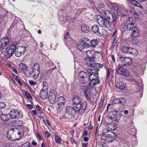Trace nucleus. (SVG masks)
I'll return each mask as SVG.
<instances>
[{
    "instance_id": "1",
    "label": "nucleus",
    "mask_w": 147,
    "mask_h": 147,
    "mask_svg": "<svg viewBox=\"0 0 147 147\" xmlns=\"http://www.w3.org/2000/svg\"><path fill=\"white\" fill-rule=\"evenodd\" d=\"M104 7L105 5L102 3H100L99 5V8L102 11H104V14L102 16L98 15L97 16L99 25L107 29L113 28L114 27V22L116 20V15L108 10H105Z\"/></svg>"
},
{
    "instance_id": "2",
    "label": "nucleus",
    "mask_w": 147,
    "mask_h": 147,
    "mask_svg": "<svg viewBox=\"0 0 147 147\" xmlns=\"http://www.w3.org/2000/svg\"><path fill=\"white\" fill-rule=\"evenodd\" d=\"M121 114L116 110L111 111L108 115V118L112 121L119 122L121 117Z\"/></svg>"
},
{
    "instance_id": "3",
    "label": "nucleus",
    "mask_w": 147,
    "mask_h": 147,
    "mask_svg": "<svg viewBox=\"0 0 147 147\" xmlns=\"http://www.w3.org/2000/svg\"><path fill=\"white\" fill-rule=\"evenodd\" d=\"M119 59L120 60L122 66H129L132 62V60L131 58L122 56L119 57Z\"/></svg>"
},
{
    "instance_id": "4",
    "label": "nucleus",
    "mask_w": 147,
    "mask_h": 147,
    "mask_svg": "<svg viewBox=\"0 0 147 147\" xmlns=\"http://www.w3.org/2000/svg\"><path fill=\"white\" fill-rule=\"evenodd\" d=\"M57 95V92L54 90H50L48 99L50 103L54 104L56 102V98Z\"/></svg>"
},
{
    "instance_id": "5",
    "label": "nucleus",
    "mask_w": 147,
    "mask_h": 147,
    "mask_svg": "<svg viewBox=\"0 0 147 147\" xmlns=\"http://www.w3.org/2000/svg\"><path fill=\"white\" fill-rule=\"evenodd\" d=\"M89 70L91 71V72H88V79L89 81L98 78V73L95 72L98 71L99 70V69H96L92 70L89 69Z\"/></svg>"
},
{
    "instance_id": "6",
    "label": "nucleus",
    "mask_w": 147,
    "mask_h": 147,
    "mask_svg": "<svg viewBox=\"0 0 147 147\" xmlns=\"http://www.w3.org/2000/svg\"><path fill=\"white\" fill-rule=\"evenodd\" d=\"M19 70L21 72L23 71L27 76H30L31 73L28 71L27 66L24 63H20L19 65Z\"/></svg>"
},
{
    "instance_id": "7",
    "label": "nucleus",
    "mask_w": 147,
    "mask_h": 147,
    "mask_svg": "<svg viewBox=\"0 0 147 147\" xmlns=\"http://www.w3.org/2000/svg\"><path fill=\"white\" fill-rule=\"evenodd\" d=\"M116 73L119 75L124 76L127 77L129 76L128 71L121 67H117L116 69Z\"/></svg>"
},
{
    "instance_id": "8",
    "label": "nucleus",
    "mask_w": 147,
    "mask_h": 147,
    "mask_svg": "<svg viewBox=\"0 0 147 147\" xmlns=\"http://www.w3.org/2000/svg\"><path fill=\"white\" fill-rule=\"evenodd\" d=\"M14 128H11L9 129L7 132V136L8 138L11 141H16V138Z\"/></svg>"
},
{
    "instance_id": "9",
    "label": "nucleus",
    "mask_w": 147,
    "mask_h": 147,
    "mask_svg": "<svg viewBox=\"0 0 147 147\" xmlns=\"http://www.w3.org/2000/svg\"><path fill=\"white\" fill-rule=\"evenodd\" d=\"M87 74L84 71H81L78 74V78L80 82L82 84H85L86 82V79L87 78Z\"/></svg>"
},
{
    "instance_id": "10",
    "label": "nucleus",
    "mask_w": 147,
    "mask_h": 147,
    "mask_svg": "<svg viewBox=\"0 0 147 147\" xmlns=\"http://www.w3.org/2000/svg\"><path fill=\"white\" fill-rule=\"evenodd\" d=\"M65 110L66 112L71 115H73L79 113L74 107H72L68 106L66 108Z\"/></svg>"
},
{
    "instance_id": "11",
    "label": "nucleus",
    "mask_w": 147,
    "mask_h": 147,
    "mask_svg": "<svg viewBox=\"0 0 147 147\" xmlns=\"http://www.w3.org/2000/svg\"><path fill=\"white\" fill-rule=\"evenodd\" d=\"M1 42V44L0 46V49L3 50L4 49L6 46L9 44V40L7 38L2 39Z\"/></svg>"
},
{
    "instance_id": "12",
    "label": "nucleus",
    "mask_w": 147,
    "mask_h": 147,
    "mask_svg": "<svg viewBox=\"0 0 147 147\" xmlns=\"http://www.w3.org/2000/svg\"><path fill=\"white\" fill-rule=\"evenodd\" d=\"M39 95L41 99H46L48 96V90L46 89H42L40 92Z\"/></svg>"
},
{
    "instance_id": "13",
    "label": "nucleus",
    "mask_w": 147,
    "mask_h": 147,
    "mask_svg": "<svg viewBox=\"0 0 147 147\" xmlns=\"http://www.w3.org/2000/svg\"><path fill=\"white\" fill-rule=\"evenodd\" d=\"M126 102V100L123 98H115L112 102V104H120L124 105Z\"/></svg>"
},
{
    "instance_id": "14",
    "label": "nucleus",
    "mask_w": 147,
    "mask_h": 147,
    "mask_svg": "<svg viewBox=\"0 0 147 147\" xmlns=\"http://www.w3.org/2000/svg\"><path fill=\"white\" fill-rule=\"evenodd\" d=\"M92 32L97 35L100 36L101 34L100 32L99 27L96 25H93L92 27Z\"/></svg>"
},
{
    "instance_id": "15",
    "label": "nucleus",
    "mask_w": 147,
    "mask_h": 147,
    "mask_svg": "<svg viewBox=\"0 0 147 147\" xmlns=\"http://www.w3.org/2000/svg\"><path fill=\"white\" fill-rule=\"evenodd\" d=\"M106 127L111 129L112 130H114L117 129L115 124L113 122L111 123H105Z\"/></svg>"
},
{
    "instance_id": "16",
    "label": "nucleus",
    "mask_w": 147,
    "mask_h": 147,
    "mask_svg": "<svg viewBox=\"0 0 147 147\" xmlns=\"http://www.w3.org/2000/svg\"><path fill=\"white\" fill-rule=\"evenodd\" d=\"M113 132L107 128H105L103 130L101 133L102 136L105 137L111 134V133H113Z\"/></svg>"
},
{
    "instance_id": "17",
    "label": "nucleus",
    "mask_w": 147,
    "mask_h": 147,
    "mask_svg": "<svg viewBox=\"0 0 147 147\" xmlns=\"http://www.w3.org/2000/svg\"><path fill=\"white\" fill-rule=\"evenodd\" d=\"M86 54L88 58H95V54L93 50L87 51Z\"/></svg>"
},
{
    "instance_id": "18",
    "label": "nucleus",
    "mask_w": 147,
    "mask_h": 147,
    "mask_svg": "<svg viewBox=\"0 0 147 147\" xmlns=\"http://www.w3.org/2000/svg\"><path fill=\"white\" fill-rule=\"evenodd\" d=\"M89 89H86L84 92V94L85 97L88 101H90L91 100V96Z\"/></svg>"
},
{
    "instance_id": "19",
    "label": "nucleus",
    "mask_w": 147,
    "mask_h": 147,
    "mask_svg": "<svg viewBox=\"0 0 147 147\" xmlns=\"http://www.w3.org/2000/svg\"><path fill=\"white\" fill-rule=\"evenodd\" d=\"M115 86L117 88L121 90H124L125 88L124 84L121 82H117L115 83Z\"/></svg>"
},
{
    "instance_id": "20",
    "label": "nucleus",
    "mask_w": 147,
    "mask_h": 147,
    "mask_svg": "<svg viewBox=\"0 0 147 147\" xmlns=\"http://www.w3.org/2000/svg\"><path fill=\"white\" fill-rule=\"evenodd\" d=\"M0 112L1 113L0 115L1 116V119L2 120L4 121H7L9 120L10 115H9L8 114H2V112Z\"/></svg>"
},
{
    "instance_id": "21",
    "label": "nucleus",
    "mask_w": 147,
    "mask_h": 147,
    "mask_svg": "<svg viewBox=\"0 0 147 147\" xmlns=\"http://www.w3.org/2000/svg\"><path fill=\"white\" fill-rule=\"evenodd\" d=\"M17 110L12 109L9 113L10 117L13 119H16Z\"/></svg>"
},
{
    "instance_id": "22",
    "label": "nucleus",
    "mask_w": 147,
    "mask_h": 147,
    "mask_svg": "<svg viewBox=\"0 0 147 147\" xmlns=\"http://www.w3.org/2000/svg\"><path fill=\"white\" fill-rule=\"evenodd\" d=\"M82 101V100H81L80 101V102H76L73 104L75 105V106H74V107L79 113L80 112V110L81 109Z\"/></svg>"
},
{
    "instance_id": "23",
    "label": "nucleus",
    "mask_w": 147,
    "mask_h": 147,
    "mask_svg": "<svg viewBox=\"0 0 147 147\" xmlns=\"http://www.w3.org/2000/svg\"><path fill=\"white\" fill-rule=\"evenodd\" d=\"M65 105L64 101H59L57 102V109L58 110H62L64 107Z\"/></svg>"
},
{
    "instance_id": "24",
    "label": "nucleus",
    "mask_w": 147,
    "mask_h": 147,
    "mask_svg": "<svg viewBox=\"0 0 147 147\" xmlns=\"http://www.w3.org/2000/svg\"><path fill=\"white\" fill-rule=\"evenodd\" d=\"M15 133L18 134L19 136L21 137L23 136L24 134V131L23 129H18L17 128H14Z\"/></svg>"
},
{
    "instance_id": "25",
    "label": "nucleus",
    "mask_w": 147,
    "mask_h": 147,
    "mask_svg": "<svg viewBox=\"0 0 147 147\" xmlns=\"http://www.w3.org/2000/svg\"><path fill=\"white\" fill-rule=\"evenodd\" d=\"M133 29L131 36L135 37L138 36L139 35L138 29L136 27H134Z\"/></svg>"
},
{
    "instance_id": "26",
    "label": "nucleus",
    "mask_w": 147,
    "mask_h": 147,
    "mask_svg": "<svg viewBox=\"0 0 147 147\" xmlns=\"http://www.w3.org/2000/svg\"><path fill=\"white\" fill-rule=\"evenodd\" d=\"M6 50L7 52L6 56L7 58H8L12 56L14 53V51H12L8 48H6Z\"/></svg>"
},
{
    "instance_id": "27",
    "label": "nucleus",
    "mask_w": 147,
    "mask_h": 147,
    "mask_svg": "<svg viewBox=\"0 0 147 147\" xmlns=\"http://www.w3.org/2000/svg\"><path fill=\"white\" fill-rule=\"evenodd\" d=\"M131 50V47L126 46L123 47L122 49V52L123 53L127 54H130Z\"/></svg>"
},
{
    "instance_id": "28",
    "label": "nucleus",
    "mask_w": 147,
    "mask_h": 147,
    "mask_svg": "<svg viewBox=\"0 0 147 147\" xmlns=\"http://www.w3.org/2000/svg\"><path fill=\"white\" fill-rule=\"evenodd\" d=\"M111 134H110L109 135H108V136L105 137L103 140H105L107 142H113L114 140L112 136L111 135Z\"/></svg>"
},
{
    "instance_id": "29",
    "label": "nucleus",
    "mask_w": 147,
    "mask_h": 147,
    "mask_svg": "<svg viewBox=\"0 0 147 147\" xmlns=\"http://www.w3.org/2000/svg\"><path fill=\"white\" fill-rule=\"evenodd\" d=\"M81 42L84 44L85 46L88 47V48L90 47L89 44L90 41L89 40V39L86 38H83L82 39Z\"/></svg>"
},
{
    "instance_id": "30",
    "label": "nucleus",
    "mask_w": 147,
    "mask_h": 147,
    "mask_svg": "<svg viewBox=\"0 0 147 147\" xmlns=\"http://www.w3.org/2000/svg\"><path fill=\"white\" fill-rule=\"evenodd\" d=\"M77 48L80 50H81L83 49L84 48H88V47L85 45L81 41L77 45Z\"/></svg>"
},
{
    "instance_id": "31",
    "label": "nucleus",
    "mask_w": 147,
    "mask_h": 147,
    "mask_svg": "<svg viewBox=\"0 0 147 147\" xmlns=\"http://www.w3.org/2000/svg\"><path fill=\"white\" fill-rule=\"evenodd\" d=\"M81 100H82V99L79 96H76L73 97L72 99L73 104L76 102H79Z\"/></svg>"
},
{
    "instance_id": "32",
    "label": "nucleus",
    "mask_w": 147,
    "mask_h": 147,
    "mask_svg": "<svg viewBox=\"0 0 147 147\" xmlns=\"http://www.w3.org/2000/svg\"><path fill=\"white\" fill-rule=\"evenodd\" d=\"M98 41L97 39H94L92 40L91 41H90V47H95L98 44Z\"/></svg>"
},
{
    "instance_id": "33",
    "label": "nucleus",
    "mask_w": 147,
    "mask_h": 147,
    "mask_svg": "<svg viewBox=\"0 0 147 147\" xmlns=\"http://www.w3.org/2000/svg\"><path fill=\"white\" fill-rule=\"evenodd\" d=\"M94 59L88 58L86 59V63L87 65L89 66H91L92 63L94 61Z\"/></svg>"
},
{
    "instance_id": "34",
    "label": "nucleus",
    "mask_w": 147,
    "mask_h": 147,
    "mask_svg": "<svg viewBox=\"0 0 147 147\" xmlns=\"http://www.w3.org/2000/svg\"><path fill=\"white\" fill-rule=\"evenodd\" d=\"M134 25V24H131V23L126 24L125 23L124 27L127 30H131L133 28Z\"/></svg>"
},
{
    "instance_id": "35",
    "label": "nucleus",
    "mask_w": 147,
    "mask_h": 147,
    "mask_svg": "<svg viewBox=\"0 0 147 147\" xmlns=\"http://www.w3.org/2000/svg\"><path fill=\"white\" fill-rule=\"evenodd\" d=\"M17 49L23 55L24 54L26 51V47L23 46H18L17 47Z\"/></svg>"
},
{
    "instance_id": "36",
    "label": "nucleus",
    "mask_w": 147,
    "mask_h": 147,
    "mask_svg": "<svg viewBox=\"0 0 147 147\" xmlns=\"http://www.w3.org/2000/svg\"><path fill=\"white\" fill-rule=\"evenodd\" d=\"M103 65L102 64L95 63L94 61V63H92V67L95 68H102L103 67Z\"/></svg>"
},
{
    "instance_id": "37",
    "label": "nucleus",
    "mask_w": 147,
    "mask_h": 147,
    "mask_svg": "<svg viewBox=\"0 0 147 147\" xmlns=\"http://www.w3.org/2000/svg\"><path fill=\"white\" fill-rule=\"evenodd\" d=\"M33 66L34 67H36L37 68V74H35L34 75V76L36 78H37L38 77V75L39 73V65L38 63H35L33 65Z\"/></svg>"
},
{
    "instance_id": "38",
    "label": "nucleus",
    "mask_w": 147,
    "mask_h": 147,
    "mask_svg": "<svg viewBox=\"0 0 147 147\" xmlns=\"http://www.w3.org/2000/svg\"><path fill=\"white\" fill-rule=\"evenodd\" d=\"M81 30L83 32H89V28L86 25H83L81 27Z\"/></svg>"
},
{
    "instance_id": "39",
    "label": "nucleus",
    "mask_w": 147,
    "mask_h": 147,
    "mask_svg": "<svg viewBox=\"0 0 147 147\" xmlns=\"http://www.w3.org/2000/svg\"><path fill=\"white\" fill-rule=\"evenodd\" d=\"M90 82L89 83V84H90V85L91 84L93 86L95 85L100 82V81L97 78H96L92 80H90Z\"/></svg>"
},
{
    "instance_id": "40",
    "label": "nucleus",
    "mask_w": 147,
    "mask_h": 147,
    "mask_svg": "<svg viewBox=\"0 0 147 147\" xmlns=\"http://www.w3.org/2000/svg\"><path fill=\"white\" fill-rule=\"evenodd\" d=\"M117 13L118 16H125V14L123 13V11L121 9H118L117 10Z\"/></svg>"
},
{
    "instance_id": "41",
    "label": "nucleus",
    "mask_w": 147,
    "mask_h": 147,
    "mask_svg": "<svg viewBox=\"0 0 147 147\" xmlns=\"http://www.w3.org/2000/svg\"><path fill=\"white\" fill-rule=\"evenodd\" d=\"M134 18L132 17H129L127 20L126 21L125 23L126 24H134Z\"/></svg>"
},
{
    "instance_id": "42",
    "label": "nucleus",
    "mask_w": 147,
    "mask_h": 147,
    "mask_svg": "<svg viewBox=\"0 0 147 147\" xmlns=\"http://www.w3.org/2000/svg\"><path fill=\"white\" fill-rule=\"evenodd\" d=\"M16 119L21 118H22L23 115L21 111L17 110Z\"/></svg>"
},
{
    "instance_id": "43",
    "label": "nucleus",
    "mask_w": 147,
    "mask_h": 147,
    "mask_svg": "<svg viewBox=\"0 0 147 147\" xmlns=\"http://www.w3.org/2000/svg\"><path fill=\"white\" fill-rule=\"evenodd\" d=\"M8 48L12 51H14V52L17 49L16 45L14 44L10 45L9 47Z\"/></svg>"
},
{
    "instance_id": "44",
    "label": "nucleus",
    "mask_w": 147,
    "mask_h": 147,
    "mask_svg": "<svg viewBox=\"0 0 147 147\" xmlns=\"http://www.w3.org/2000/svg\"><path fill=\"white\" fill-rule=\"evenodd\" d=\"M30 143L29 142H26L21 146V147H33L32 146L30 145Z\"/></svg>"
},
{
    "instance_id": "45",
    "label": "nucleus",
    "mask_w": 147,
    "mask_h": 147,
    "mask_svg": "<svg viewBox=\"0 0 147 147\" xmlns=\"http://www.w3.org/2000/svg\"><path fill=\"white\" fill-rule=\"evenodd\" d=\"M129 54H132L134 55H136L138 53L137 50L132 48H131V50Z\"/></svg>"
},
{
    "instance_id": "46",
    "label": "nucleus",
    "mask_w": 147,
    "mask_h": 147,
    "mask_svg": "<svg viewBox=\"0 0 147 147\" xmlns=\"http://www.w3.org/2000/svg\"><path fill=\"white\" fill-rule=\"evenodd\" d=\"M87 106V102L86 101H84L81 104V108L82 110H86Z\"/></svg>"
},
{
    "instance_id": "47",
    "label": "nucleus",
    "mask_w": 147,
    "mask_h": 147,
    "mask_svg": "<svg viewBox=\"0 0 147 147\" xmlns=\"http://www.w3.org/2000/svg\"><path fill=\"white\" fill-rule=\"evenodd\" d=\"M104 98H102L100 99V101L98 104V106L99 108H102L103 107Z\"/></svg>"
},
{
    "instance_id": "48",
    "label": "nucleus",
    "mask_w": 147,
    "mask_h": 147,
    "mask_svg": "<svg viewBox=\"0 0 147 147\" xmlns=\"http://www.w3.org/2000/svg\"><path fill=\"white\" fill-rule=\"evenodd\" d=\"M15 52V56L17 57H19L23 55L22 53H21L20 52H19L17 49H16Z\"/></svg>"
},
{
    "instance_id": "49",
    "label": "nucleus",
    "mask_w": 147,
    "mask_h": 147,
    "mask_svg": "<svg viewBox=\"0 0 147 147\" xmlns=\"http://www.w3.org/2000/svg\"><path fill=\"white\" fill-rule=\"evenodd\" d=\"M55 139L56 143H59L61 140V138L57 135L55 136Z\"/></svg>"
},
{
    "instance_id": "50",
    "label": "nucleus",
    "mask_w": 147,
    "mask_h": 147,
    "mask_svg": "<svg viewBox=\"0 0 147 147\" xmlns=\"http://www.w3.org/2000/svg\"><path fill=\"white\" fill-rule=\"evenodd\" d=\"M42 84L43 85V87L42 89H46L48 90V83L47 82L44 81L43 82Z\"/></svg>"
},
{
    "instance_id": "51",
    "label": "nucleus",
    "mask_w": 147,
    "mask_h": 147,
    "mask_svg": "<svg viewBox=\"0 0 147 147\" xmlns=\"http://www.w3.org/2000/svg\"><path fill=\"white\" fill-rule=\"evenodd\" d=\"M24 95L27 98H30L32 99V97L31 96L30 94L28 92H26L24 93Z\"/></svg>"
},
{
    "instance_id": "52",
    "label": "nucleus",
    "mask_w": 147,
    "mask_h": 147,
    "mask_svg": "<svg viewBox=\"0 0 147 147\" xmlns=\"http://www.w3.org/2000/svg\"><path fill=\"white\" fill-rule=\"evenodd\" d=\"M130 2L131 4L136 6L138 4V3L135 0H130Z\"/></svg>"
},
{
    "instance_id": "53",
    "label": "nucleus",
    "mask_w": 147,
    "mask_h": 147,
    "mask_svg": "<svg viewBox=\"0 0 147 147\" xmlns=\"http://www.w3.org/2000/svg\"><path fill=\"white\" fill-rule=\"evenodd\" d=\"M132 12L135 18H139V16L138 15V13L136 11L133 10Z\"/></svg>"
},
{
    "instance_id": "54",
    "label": "nucleus",
    "mask_w": 147,
    "mask_h": 147,
    "mask_svg": "<svg viewBox=\"0 0 147 147\" xmlns=\"http://www.w3.org/2000/svg\"><path fill=\"white\" fill-rule=\"evenodd\" d=\"M112 7L115 9H118V5L117 3H113L112 5Z\"/></svg>"
},
{
    "instance_id": "55",
    "label": "nucleus",
    "mask_w": 147,
    "mask_h": 147,
    "mask_svg": "<svg viewBox=\"0 0 147 147\" xmlns=\"http://www.w3.org/2000/svg\"><path fill=\"white\" fill-rule=\"evenodd\" d=\"M6 107V104L5 103L1 102L0 103V109H3Z\"/></svg>"
},
{
    "instance_id": "56",
    "label": "nucleus",
    "mask_w": 147,
    "mask_h": 147,
    "mask_svg": "<svg viewBox=\"0 0 147 147\" xmlns=\"http://www.w3.org/2000/svg\"><path fill=\"white\" fill-rule=\"evenodd\" d=\"M35 136L37 138L39 139V140H42V138L39 133H37L36 134H35Z\"/></svg>"
},
{
    "instance_id": "57",
    "label": "nucleus",
    "mask_w": 147,
    "mask_h": 147,
    "mask_svg": "<svg viewBox=\"0 0 147 147\" xmlns=\"http://www.w3.org/2000/svg\"><path fill=\"white\" fill-rule=\"evenodd\" d=\"M107 77L109 76H110V69H108L107 70Z\"/></svg>"
},
{
    "instance_id": "58",
    "label": "nucleus",
    "mask_w": 147,
    "mask_h": 147,
    "mask_svg": "<svg viewBox=\"0 0 147 147\" xmlns=\"http://www.w3.org/2000/svg\"><path fill=\"white\" fill-rule=\"evenodd\" d=\"M55 67L52 68L50 69L48 71H47V73H51L55 69Z\"/></svg>"
},
{
    "instance_id": "59",
    "label": "nucleus",
    "mask_w": 147,
    "mask_h": 147,
    "mask_svg": "<svg viewBox=\"0 0 147 147\" xmlns=\"http://www.w3.org/2000/svg\"><path fill=\"white\" fill-rule=\"evenodd\" d=\"M36 82H35L33 81L30 80L29 81V84L31 85H34L36 84Z\"/></svg>"
},
{
    "instance_id": "60",
    "label": "nucleus",
    "mask_w": 147,
    "mask_h": 147,
    "mask_svg": "<svg viewBox=\"0 0 147 147\" xmlns=\"http://www.w3.org/2000/svg\"><path fill=\"white\" fill-rule=\"evenodd\" d=\"M26 106L29 109H32L33 108V106L31 105L27 104Z\"/></svg>"
},
{
    "instance_id": "61",
    "label": "nucleus",
    "mask_w": 147,
    "mask_h": 147,
    "mask_svg": "<svg viewBox=\"0 0 147 147\" xmlns=\"http://www.w3.org/2000/svg\"><path fill=\"white\" fill-rule=\"evenodd\" d=\"M45 134L47 135V138H49L50 137V134H49V132L47 131H45Z\"/></svg>"
},
{
    "instance_id": "62",
    "label": "nucleus",
    "mask_w": 147,
    "mask_h": 147,
    "mask_svg": "<svg viewBox=\"0 0 147 147\" xmlns=\"http://www.w3.org/2000/svg\"><path fill=\"white\" fill-rule=\"evenodd\" d=\"M88 134V133L87 131H84L83 134H82V136L84 137H86L87 136Z\"/></svg>"
},
{
    "instance_id": "63",
    "label": "nucleus",
    "mask_w": 147,
    "mask_h": 147,
    "mask_svg": "<svg viewBox=\"0 0 147 147\" xmlns=\"http://www.w3.org/2000/svg\"><path fill=\"white\" fill-rule=\"evenodd\" d=\"M13 70V71L16 74H18V71L16 69L15 67H13L11 68Z\"/></svg>"
},
{
    "instance_id": "64",
    "label": "nucleus",
    "mask_w": 147,
    "mask_h": 147,
    "mask_svg": "<svg viewBox=\"0 0 147 147\" xmlns=\"http://www.w3.org/2000/svg\"><path fill=\"white\" fill-rule=\"evenodd\" d=\"M88 145V143H83L82 144V147H87Z\"/></svg>"
}]
</instances>
